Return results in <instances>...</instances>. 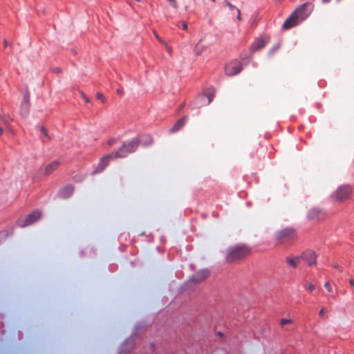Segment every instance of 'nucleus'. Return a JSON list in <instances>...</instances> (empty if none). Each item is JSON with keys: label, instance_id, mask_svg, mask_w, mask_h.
I'll list each match as a JSON object with an SVG mask.
<instances>
[{"label": "nucleus", "instance_id": "obj_1", "mask_svg": "<svg viewBox=\"0 0 354 354\" xmlns=\"http://www.w3.org/2000/svg\"><path fill=\"white\" fill-rule=\"evenodd\" d=\"M251 250L245 245H237L230 247L226 250V261L232 263L248 257Z\"/></svg>", "mask_w": 354, "mask_h": 354}, {"label": "nucleus", "instance_id": "obj_2", "mask_svg": "<svg viewBox=\"0 0 354 354\" xmlns=\"http://www.w3.org/2000/svg\"><path fill=\"white\" fill-rule=\"evenodd\" d=\"M353 189L349 185H342L334 192L330 198L335 203H341L351 198Z\"/></svg>", "mask_w": 354, "mask_h": 354}, {"label": "nucleus", "instance_id": "obj_3", "mask_svg": "<svg viewBox=\"0 0 354 354\" xmlns=\"http://www.w3.org/2000/svg\"><path fill=\"white\" fill-rule=\"evenodd\" d=\"M140 143L139 138H134L130 141L123 144L118 151L114 153L115 158H124L129 153L134 152Z\"/></svg>", "mask_w": 354, "mask_h": 354}, {"label": "nucleus", "instance_id": "obj_4", "mask_svg": "<svg viewBox=\"0 0 354 354\" xmlns=\"http://www.w3.org/2000/svg\"><path fill=\"white\" fill-rule=\"evenodd\" d=\"M297 237V232L293 228H284L275 233V239L278 244L283 245L295 241Z\"/></svg>", "mask_w": 354, "mask_h": 354}, {"label": "nucleus", "instance_id": "obj_5", "mask_svg": "<svg viewBox=\"0 0 354 354\" xmlns=\"http://www.w3.org/2000/svg\"><path fill=\"white\" fill-rule=\"evenodd\" d=\"M243 69L242 64L235 59L225 65V71L227 75L232 76L240 73Z\"/></svg>", "mask_w": 354, "mask_h": 354}, {"label": "nucleus", "instance_id": "obj_6", "mask_svg": "<svg viewBox=\"0 0 354 354\" xmlns=\"http://www.w3.org/2000/svg\"><path fill=\"white\" fill-rule=\"evenodd\" d=\"M60 165V162L58 160H53L49 164L40 167L38 171L39 176H49L58 169Z\"/></svg>", "mask_w": 354, "mask_h": 354}, {"label": "nucleus", "instance_id": "obj_7", "mask_svg": "<svg viewBox=\"0 0 354 354\" xmlns=\"http://www.w3.org/2000/svg\"><path fill=\"white\" fill-rule=\"evenodd\" d=\"M300 258H301V261H305L308 266H312L317 263V254L314 250H305L300 255Z\"/></svg>", "mask_w": 354, "mask_h": 354}, {"label": "nucleus", "instance_id": "obj_8", "mask_svg": "<svg viewBox=\"0 0 354 354\" xmlns=\"http://www.w3.org/2000/svg\"><path fill=\"white\" fill-rule=\"evenodd\" d=\"M41 216V214L39 211H34L30 214H28L24 219H21L19 221V225L21 227H26L29 225L37 221H38Z\"/></svg>", "mask_w": 354, "mask_h": 354}, {"label": "nucleus", "instance_id": "obj_9", "mask_svg": "<svg viewBox=\"0 0 354 354\" xmlns=\"http://www.w3.org/2000/svg\"><path fill=\"white\" fill-rule=\"evenodd\" d=\"M115 158L114 157V153H111L110 154L104 156L100 159V161L94 172H101L108 165L109 160Z\"/></svg>", "mask_w": 354, "mask_h": 354}, {"label": "nucleus", "instance_id": "obj_10", "mask_svg": "<svg viewBox=\"0 0 354 354\" xmlns=\"http://www.w3.org/2000/svg\"><path fill=\"white\" fill-rule=\"evenodd\" d=\"M298 24V15L297 11L292 13L283 24V28L290 29Z\"/></svg>", "mask_w": 354, "mask_h": 354}, {"label": "nucleus", "instance_id": "obj_11", "mask_svg": "<svg viewBox=\"0 0 354 354\" xmlns=\"http://www.w3.org/2000/svg\"><path fill=\"white\" fill-rule=\"evenodd\" d=\"M268 43V39L266 38H258L254 40V41L252 43V44L250 46V50L252 52H254L259 50L262 49L265 47L266 44Z\"/></svg>", "mask_w": 354, "mask_h": 354}, {"label": "nucleus", "instance_id": "obj_12", "mask_svg": "<svg viewBox=\"0 0 354 354\" xmlns=\"http://www.w3.org/2000/svg\"><path fill=\"white\" fill-rule=\"evenodd\" d=\"M208 275L209 271L207 270H201L192 277V280L194 282L198 283L206 279Z\"/></svg>", "mask_w": 354, "mask_h": 354}, {"label": "nucleus", "instance_id": "obj_13", "mask_svg": "<svg viewBox=\"0 0 354 354\" xmlns=\"http://www.w3.org/2000/svg\"><path fill=\"white\" fill-rule=\"evenodd\" d=\"M74 191V188L71 185H67L59 190V195L61 198H67L70 197Z\"/></svg>", "mask_w": 354, "mask_h": 354}, {"label": "nucleus", "instance_id": "obj_14", "mask_svg": "<svg viewBox=\"0 0 354 354\" xmlns=\"http://www.w3.org/2000/svg\"><path fill=\"white\" fill-rule=\"evenodd\" d=\"M30 96L29 94H26L24 97V100L21 104V113L24 115H26L29 111L30 102H29Z\"/></svg>", "mask_w": 354, "mask_h": 354}, {"label": "nucleus", "instance_id": "obj_15", "mask_svg": "<svg viewBox=\"0 0 354 354\" xmlns=\"http://www.w3.org/2000/svg\"><path fill=\"white\" fill-rule=\"evenodd\" d=\"M187 116H184L183 118L178 120L174 125L172 127V128L169 130V132L174 133L176 131H179L185 124L187 120Z\"/></svg>", "mask_w": 354, "mask_h": 354}, {"label": "nucleus", "instance_id": "obj_16", "mask_svg": "<svg viewBox=\"0 0 354 354\" xmlns=\"http://www.w3.org/2000/svg\"><path fill=\"white\" fill-rule=\"evenodd\" d=\"M286 259L287 263L290 266H291L292 268H297V266L299 265V263H300V261H301V258H300V255L297 256L295 258H291V257H287Z\"/></svg>", "mask_w": 354, "mask_h": 354}, {"label": "nucleus", "instance_id": "obj_17", "mask_svg": "<svg viewBox=\"0 0 354 354\" xmlns=\"http://www.w3.org/2000/svg\"><path fill=\"white\" fill-rule=\"evenodd\" d=\"M204 95L207 98V104H210L215 96V90L214 88H208L204 91Z\"/></svg>", "mask_w": 354, "mask_h": 354}, {"label": "nucleus", "instance_id": "obj_18", "mask_svg": "<svg viewBox=\"0 0 354 354\" xmlns=\"http://www.w3.org/2000/svg\"><path fill=\"white\" fill-rule=\"evenodd\" d=\"M201 39L196 44L194 51L196 55H200L205 49V46L201 44Z\"/></svg>", "mask_w": 354, "mask_h": 354}, {"label": "nucleus", "instance_id": "obj_19", "mask_svg": "<svg viewBox=\"0 0 354 354\" xmlns=\"http://www.w3.org/2000/svg\"><path fill=\"white\" fill-rule=\"evenodd\" d=\"M142 138L145 139L142 140V145L145 146H148L153 142L152 138L149 135H143Z\"/></svg>", "mask_w": 354, "mask_h": 354}, {"label": "nucleus", "instance_id": "obj_20", "mask_svg": "<svg viewBox=\"0 0 354 354\" xmlns=\"http://www.w3.org/2000/svg\"><path fill=\"white\" fill-rule=\"evenodd\" d=\"M293 321L290 319L282 318L279 321V324L281 327H284L287 324H292Z\"/></svg>", "mask_w": 354, "mask_h": 354}, {"label": "nucleus", "instance_id": "obj_21", "mask_svg": "<svg viewBox=\"0 0 354 354\" xmlns=\"http://www.w3.org/2000/svg\"><path fill=\"white\" fill-rule=\"evenodd\" d=\"M41 133L46 138L47 140H49L50 139L49 135H48V130L44 127H40L39 128Z\"/></svg>", "mask_w": 354, "mask_h": 354}, {"label": "nucleus", "instance_id": "obj_22", "mask_svg": "<svg viewBox=\"0 0 354 354\" xmlns=\"http://www.w3.org/2000/svg\"><path fill=\"white\" fill-rule=\"evenodd\" d=\"M319 211L317 210V209H312L310 212H309V218H311V219H315L317 218V216L319 215Z\"/></svg>", "mask_w": 354, "mask_h": 354}, {"label": "nucleus", "instance_id": "obj_23", "mask_svg": "<svg viewBox=\"0 0 354 354\" xmlns=\"http://www.w3.org/2000/svg\"><path fill=\"white\" fill-rule=\"evenodd\" d=\"M96 97L103 103L106 102V99L105 96L102 93L97 92L96 93Z\"/></svg>", "mask_w": 354, "mask_h": 354}, {"label": "nucleus", "instance_id": "obj_24", "mask_svg": "<svg viewBox=\"0 0 354 354\" xmlns=\"http://www.w3.org/2000/svg\"><path fill=\"white\" fill-rule=\"evenodd\" d=\"M224 3L229 8L230 10H236L238 9L235 6L232 4L229 1L225 0Z\"/></svg>", "mask_w": 354, "mask_h": 354}, {"label": "nucleus", "instance_id": "obj_25", "mask_svg": "<svg viewBox=\"0 0 354 354\" xmlns=\"http://www.w3.org/2000/svg\"><path fill=\"white\" fill-rule=\"evenodd\" d=\"M174 8H178V3L176 0H167Z\"/></svg>", "mask_w": 354, "mask_h": 354}, {"label": "nucleus", "instance_id": "obj_26", "mask_svg": "<svg viewBox=\"0 0 354 354\" xmlns=\"http://www.w3.org/2000/svg\"><path fill=\"white\" fill-rule=\"evenodd\" d=\"M324 287L327 289V290L330 292H333V288L330 284L329 282H326L324 283Z\"/></svg>", "mask_w": 354, "mask_h": 354}, {"label": "nucleus", "instance_id": "obj_27", "mask_svg": "<svg viewBox=\"0 0 354 354\" xmlns=\"http://www.w3.org/2000/svg\"><path fill=\"white\" fill-rule=\"evenodd\" d=\"M315 289V286L312 284V283H309L308 286V290L310 291V292H312Z\"/></svg>", "mask_w": 354, "mask_h": 354}, {"label": "nucleus", "instance_id": "obj_28", "mask_svg": "<svg viewBox=\"0 0 354 354\" xmlns=\"http://www.w3.org/2000/svg\"><path fill=\"white\" fill-rule=\"evenodd\" d=\"M81 97H82V99L84 100V101L86 103H88L90 102L89 99L84 95V93H81Z\"/></svg>", "mask_w": 354, "mask_h": 354}, {"label": "nucleus", "instance_id": "obj_29", "mask_svg": "<svg viewBox=\"0 0 354 354\" xmlns=\"http://www.w3.org/2000/svg\"><path fill=\"white\" fill-rule=\"evenodd\" d=\"M236 12H237V17H236V19L239 20V21H241L242 18H241V11L239 9H236Z\"/></svg>", "mask_w": 354, "mask_h": 354}, {"label": "nucleus", "instance_id": "obj_30", "mask_svg": "<svg viewBox=\"0 0 354 354\" xmlns=\"http://www.w3.org/2000/svg\"><path fill=\"white\" fill-rule=\"evenodd\" d=\"M153 34L155 35V37H156V39L161 43H163V41L162 40V39L158 36V33L156 32V31H153Z\"/></svg>", "mask_w": 354, "mask_h": 354}, {"label": "nucleus", "instance_id": "obj_31", "mask_svg": "<svg viewBox=\"0 0 354 354\" xmlns=\"http://www.w3.org/2000/svg\"><path fill=\"white\" fill-rule=\"evenodd\" d=\"M115 142H116V140H115V139H111V140H109L108 141V145L111 146V145H114Z\"/></svg>", "mask_w": 354, "mask_h": 354}, {"label": "nucleus", "instance_id": "obj_32", "mask_svg": "<svg viewBox=\"0 0 354 354\" xmlns=\"http://www.w3.org/2000/svg\"><path fill=\"white\" fill-rule=\"evenodd\" d=\"M319 316H321V317H324V315H325V310H324V308H322V309L319 310Z\"/></svg>", "mask_w": 354, "mask_h": 354}, {"label": "nucleus", "instance_id": "obj_33", "mask_svg": "<svg viewBox=\"0 0 354 354\" xmlns=\"http://www.w3.org/2000/svg\"><path fill=\"white\" fill-rule=\"evenodd\" d=\"M182 28L183 30H187L188 28L187 24L186 22L182 23Z\"/></svg>", "mask_w": 354, "mask_h": 354}, {"label": "nucleus", "instance_id": "obj_34", "mask_svg": "<svg viewBox=\"0 0 354 354\" xmlns=\"http://www.w3.org/2000/svg\"><path fill=\"white\" fill-rule=\"evenodd\" d=\"M3 45H4L5 47H6V46H9L10 44L8 43V41L6 39H5L3 41Z\"/></svg>", "mask_w": 354, "mask_h": 354}, {"label": "nucleus", "instance_id": "obj_35", "mask_svg": "<svg viewBox=\"0 0 354 354\" xmlns=\"http://www.w3.org/2000/svg\"><path fill=\"white\" fill-rule=\"evenodd\" d=\"M117 93H118V94H120V95H122V93H123V92H122V89H120V88H118V90H117Z\"/></svg>", "mask_w": 354, "mask_h": 354}, {"label": "nucleus", "instance_id": "obj_36", "mask_svg": "<svg viewBox=\"0 0 354 354\" xmlns=\"http://www.w3.org/2000/svg\"><path fill=\"white\" fill-rule=\"evenodd\" d=\"M349 282H350V284H351L353 287H354V280H353V279H351Z\"/></svg>", "mask_w": 354, "mask_h": 354}, {"label": "nucleus", "instance_id": "obj_37", "mask_svg": "<svg viewBox=\"0 0 354 354\" xmlns=\"http://www.w3.org/2000/svg\"><path fill=\"white\" fill-rule=\"evenodd\" d=\"M333 267L337 269H340V267L337 264H334Z\"/></svg>", "mask_w": 354, "mask_h": 354}, {"label": "nucleus", "instance_id": "obj_38", "mask_svg": "<svg viewBox=\"0 0 354 354\" xmlns=\"http://www.w3.org/2000/svg\"><path fill=\"white\" fill-rule=\"evenodd\" d=\"M3 133V129L2 127H0V136H1Z\"/></svg>", "mask_w": 354, "mask_h": 354}, {"label": "nucleus", "instance_id": "obj_39", "mask_svg": "<svg viewBox=\"0 0 354 354\" xmlns=\"http://www.w3.org/2000/svg\"><path fill=\"white\" fill-rule=\"evenodd\" d=\"M330 0H322V2L324 3H328Z\"/></svg>", "mask_w": 354, "mask_h": 354}, {"label": "nucleus", "instance_id": "obj_40", "mask_svg": "<svg viewBox=\"0 0 354 354\" xmlns=\"http://www.w3.org/2000/svg\"><path fill=\"white\" fill-rule=\"evenodd\" d=\"M279 48V46H276L272 51L273 53L274 50H277Z\"/></svg>", "mask_w": 354, "mask_h": 354}, {"label": "nucleus", "instance_id": "obj_41", "mask_svg": "<svg viewBox=\"0 0 354 354\" xmlns=\"http://www.w3.org/2000/svg\"><path fill=\"white\" fill-rule=\"evenodd\" d=\"M167 50L170 51V48L169 47L167 48Z\"/></svg>", "mask_w": 354, "mask_h": 354}, {"label": "nucleus", "instance_id": "obj_42", "mask_svg": "<svg viewBox=\"0 0 354 354\" xmlns=\"http://www.w3.org/2000/svg\"><path fill=\"white\" fill-rule=\"evenodd\" d=\"M120 354H125V353L122 351Z\"/></svg>", "mask_w": 354, "mask_h": 354}, {"label": "nucleus", "instance_id": "obj_43", "mask_svg": "<svg viewBox=\"0 0 354 354\" xmlns=\"http://www.w3.org/2000/svg\"><path fill=\"white\" fill-rule=\"evenodd\" d=\"M276 1H279V2H280V1H281L282 0H276Z\"/></svg>", "mask_w": 354, "mask_h": 354}]
</instances>
